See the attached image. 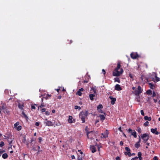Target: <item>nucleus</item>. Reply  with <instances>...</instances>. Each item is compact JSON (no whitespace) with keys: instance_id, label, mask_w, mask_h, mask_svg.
<instances>
[{"instance_id":"nucleus-1","label":"nucleus","mask_w":160,"mask_h":160,"mask_svg":"<svg viewBox=\"0 0 160 160\" xmlns=\"http://www.w3.org/2000/svg\"><path fill=\"white\" fill-rule=\"evenodd\" d=\"M121 63L120 62H118L117 63V66L113 72L112 75L114 76L118 77L120 76L123 72V69L120 68Z\"/></svg>"},{"instance_id":"nucleus-2","label":"nucleus","mask_w":160,"mask_h":160,"mask_svg":"<svg viewBox=\"0 0 160 160\" xmlns=\"http://www.w3.org/2000/svg\"><path fill=\"white\" fill-rule=\"evenodd\" d=\"M142 88L140 86H138L137 89H136L134 91V94L137 96H139L140 93H142Z\"/></svg>"},{"instance_id":"nucleus-3","label":"nucleus","mask_w":160,"mask_h":160,"mask_svg":"<svg viewBox=\"0 0 160 160\" xmlns=\"http://www.w3.org/2000/svg\"><path fill=\"white\" fill-rule=\"evenodd\" d=\"M141 138L143 140L144 142L145 143L149 139V136L147 133L143 134L142 135Z\"/></svg>"},{"instance_id":"nucleus-4","label":"nucleus","mask_w":160,"mask_h":160,"mask_svg":"<svg viewBox=\"0 0 160 160\" xmlns=\"http://www.w3.org/2000/svg\"><path fill=\"white\" fill-rule=\"evenodd\" d=\"M131 58L133 59H135L139 58L140 56L137 52H132L130 54Z\"/></svg>"},{"instance_id":"nucleus-5","label":"nucleus","mask_w":160,"mask_h":160,"mask_svg":"<svg viewBox=\"0 0 160 160\" xmlns=\"http://www.w3.org/2000/svg\"><path fill=\"white\" fill-rule=\"evenodd\" d=\"M44 123L46 124V126H48L49 127L52 126L54 125V124L52 122L48 120L47 119H46L45 120V121L44 122Z\"/></svg>"},{"instance_id":"nucleus-6","label":"nucleus","mask_w":160,"mask_h":160,"mask_svg":"<svg viewBox=\"0 0 160 160\" xmlns=\"http://www.w3.org/2000/svg\"><path fill=\"white\" fill-rule=\"evenodd\" d=\"M157 128L155 129L151 128V132L153 133H154L156 135H158L160 134V132L157 131Z\"/></svg>"},{"instance_id":"nucleus-7","label":"nucleus","mask_w":160,"mask_h":160,"mask_svg":"<svg viewBox=\"0 0 160 160\" xmlns=\"http://www.w3.org/2000/svg\"><path fill=\"white\" fill-rule=\"evenodd\" d=\"M79 117L82 120V123H84L85 122V118L86 117L85 116L81 114V113H80L79 114Z\"/></svg>"},{"instance_id":"nucleus-8","label":"nucleus","mask_w":160,"mask_h":160,"mask_svg":"<svg viewBox=\"0 0 160 160\" xmlns=\"http://www.w3.org/2000/svg\"><path fill=\"white\" fill-rule=\"evenodd\" d=\"M72 119H73V118H72V116H69V118H68V122L69 123H72L73 122H75V120L73 119V121H74L73 122L72 120Z\"/></svg>"},{"instance_id":"nucleus-9","label":"nucleus","mask_w":160,"mask_h":160,"mask_svg":"<svg viewBox=\"0 0 160 160\" xmlns=\"http://www.w3.org/2000/svg\"><path fill=\"white\" fill-rule=\"evenodd\" d=\"M109 98L111 100V104L112 105H113L115 103V102L116 101V98H113L112 96L109 97Z\"/></svg>"},{"instance_id":"nucleus-10","label":"nucleus","mask_w":160,"mask_h":160,"mask_svg":"<svg viewBox=\"0 0 160 160\" xmlns=\"http://www.w3.org/2000/svg\"><path fill=\"white\" fill-rule=\"evenodd\" d=\"M115 89L117 91H120L122 90V88L119 84H117L115 86Z\"/></svg>"},{"instance_id":"nucleus-11","label":"nucleus","mask_w":160,"mask_h":160,"mask_svg":"<svg viewBox=\"0 0 160 160\" xmlns=\"http://www.w3.org/2000/svg\"><path fill=\"white\" fill-rule=\"evenodd\" d=\"M10 140H9V139L8 140V141L9 145L10 146V147L8 148V149H9L10 148L12 149V142L13 141V138H10Z\"/></svg>"},{"instance_id":"nucleus-12","label":"nucleus","mask_w":160,"mask_h":160,"mask_svg":"<svg viewBox=\"0 0 160 160\" xmlns=\"http://www.w3.org/2000/svg\"><path fill=\"white\" fill-rule=\"evenodd\" d=\"M23 103H19L18 104V107L19 108V109L21 110H23L24 111V110L23 109Z\"/></svg>"},{"instance_id":"nucleus-13","label":"nucleus","mask_w":160,"mask_h":160,"mask_svg":"<svg viewBox=\"0 0 160 160\" xmlns=\"http://www.w3.org/2000/svg\"><path fill=\"white\" fill-rule=\"evenodd\" d=\"M81 114L85 116L86 117L88 116V112L87 111H86L85 112H82L80 113Z\"/></svg>"},{"instance_id":"nucleus-14","label":"nucleus","mask_w":160,"mask_h":160,"mask_svg":"<svg viewBox=\"0 0 160 160\" xmlns=\"http://www.w3.org/2000/svg\"><path fill=\"white\" fill-rule=\"evenodd\" d=\"M90 149L92 153H94L96 151V148L93 145H91L90 146Z\"/></svg>"},{"instance_id":"nucleus-15","label":"nucleus","mask_w":160,"mask_h":160,"mask_svg":"<svg viewBox=\"0 0 160 160\" xmlns=\"http://www.w3.org/2000/svg\"><path fill=\"white\" fill-rule=\"evenodd\" d=\"M148 84L150 88L152 89H154L155 88V86L152 82H149Z\"/></svg>"},{"instance_id":"nucleus-16","label":"nucleus","mask_w":160,"mask_h":160,"mask_svg":"<svg viewBox=\"0 0 160 160\" xmlns=\"http://www.w3.org/2000/svg\"><path fill=\"white\" fill-rule=\"evenodd\" d=\"M8 157V154L7 153H4L2 155V158L4 159L7 158Z\"/></svg>"},{"instance_id":"nucleus-17","label":"nucleus","mask_w":160,"mask_h":160,"mask_svg":"<svg viewBox=\"0 0 160 160\" xmlns=\"http://www.w3.org/2000/svg\"><path fill=\"white\" fill-rule=\"evenodd\" d=\"M108 137V135L107 134L105 133H102V136H101V138H106Z\"/></svg>"},{"instance_id":"nucleus-18","label":"nucleus","mask_w":160,"mask_h":160,"mask_svg":"<svg viewBox=\"0 0 160 160\" xmlns=\"http://www.w3.org/2000/svg\"><path fill=\"white\" fill-rule=\"evenodd\" d=\"M144 119L146 120H148L149 121H150L152 118L151 117H148V116H146L144 117Z\"/></svg>"},{"instance_id":"nucleus-19","label":"nucleus","mask_w":160,"mask_h":160,"mask_svg":"<svg viewBox=\"0 0 160 160\" xmlns=\"http://www.w3.org/2000/svg\"><path fill=\"white\" fill-rule=\"evenodd\" d=\"M22 142L26 144L27 145H28V143L27 142L25 137H23V139H22Z\"/></svg>"},{"instance_id":"nucleus-20","label":"nucleus","mask_w":160,"mask_h":160,"mask_svg":"<svg viewBox=\"0 0 160 160\" xmlns=\"http://www.w3.org/2000/svg\"><path fill=\"white\" fill-rule=\"evenodd\" d=\"M99 117L101 120L103 121L105 120V118L104 115L100 114L99 115Z\"/></svg>"},{"instance_id":"nucleus-21","label":"nucleus","mask_w":160,"mask_h":160,"mask_svg":"<svg viewBox=\"0 0 160 160\" xmlns=\"http://www.w3.org/2000/svg\"><path fill=\"white\" fill-rule=\"evenodd\" d=\"M89 96L90 99L91 100H93V97L95 96V95L94 94H89Z\"/></svg>"},{"instance_id":"nucleus-22","label":"nucleus","mask_w":160,"mask_h":160,"mask_svg":"<svg viewBox=\"0 0 160 160\" xmlns=\"http://www.w3.org/2000/svg\"><path fill=\"white\" fill-rule=\"evenodd\" d=\"M131 134L134 137V138H137V133L135 131H134L133 132H132Z\"/></svg>"},{"instance_id":"nucleus-23","label":"nucleus","mask_w":160,"mask_h":160,"mask_svg":"<svg viewBox=\"0 0 160 160\" xmlns=\"http://www.w3.org/2000/svg\"><path fill=\"white\" fill-rule=\"evenodd\" d=\"M58 122H54V124L56 126H60V125H61V123L59 121H58Z\"/></svg>"},{"instance_id":"nucleus-24","label":"nucleus","mask_w":160,"mask_h":160,"mask_svg":"<svg viewBox=\"0 0 160 160\" xmlns=\"http://www.w3.org/2000/svg\"><path fill=\"white\" fill-rule=\"evenodd\" d=\"M146 93L148 95H151L152 94V91L151 90L149 89L146 91Z\"/></svg>"},{"instance_id":"nucleus-25","label":"nucleus","mask_w":160,"mask_h":160,"mask_svg":"<svg viewBox=\"0 0 160 160\" xmlns=\"http://www.w3.org/2000/svg\"><path fill=\"white\" fill-rule=\"evenodd\" d=\"M103 108V106L102 104H99L98 106L97 107V109L98 110L101 109H102Z\"/></svg>"},{"instance_id":"nucleus-26","label":"nucleus","mask_w":160,"mask_h":160,"mask_svg":"<svg viewBox=\"0 0 160 160\" xmlns=\"http://www.w3.org/2000/svg\"><path fill=\"white\" fill-rule=\"evenodd\" d=\"M22 114L24 116L25 118L26 119V120H28V117L27 116V115L25 114V112H24V111H22Z\"/></svg>"},{"instance_id":"nucleus-27","label":"nucleus","mask_w":160,"mask_h":160,"mask_svg":"<svg viewBox=\"0 0 160 160\" xmlns=\"http://www.w3.org/2000/svg\"><path fill=\"white\" fill-rule=\"evenodd\" d=\"M22 114L24 116L25 118L26 119V120H28V117L27 116V115L25 114V112H24V111H22Z\"/></svg>"},{"instance_id":"nucleus-28","label":"nucleus","mask_w":160,"mask_h":160,"mask_svg":"<svg viewBox=\"0 0 160 160\" xmlns=\"http://www.w3.org/2000/svg\"><path fill=\"white\" fill-rule=\"evenodd\" d=\"M140 146V143H138V142H136L135 145V147L137 148H138Z\"/></svg>"},{"instance_id":"nucleus-29","label":"nucleus","mask_w":160,"mask_h":160,"mask_svg":"<svg viewBox=\"0 0 160 160\" xmlns=\"http://www.w3.org/2000/svg\"><path fill=\"white\" fill-rule=\"evenodd\" d=\"M114 80L115 82H118V83H120V80L119 79V78H114Z\"/></svg>"},{"instance_id":"nucleus-30","label":"nucleus","mask_w":160,"mask_h":160,"mask_svg":"<svg viewBox=\"0 0 160 160\" xmlns=\"http://www.w3.org/2000/svg\"><path fill=\"white\" fill-rule=\"evenodd\" d=\"M12 138V135H11L10 134H8L7 138L8 139H10V138Z\"/></svg>"},{"instance_id":"nucleus-31","label":"nucleus","mask_w":160,"mask_h":160,"mask_svg":"<svg viewBox=\"0 0 160 160\" xmlns=\"http://www.w3.org/2000/svg\"><path fill=\"white\" fill-rule=\"evenodd\" d=\"M82 93L81 91L78 90V91L76 92V94L78 95L79 96H81L82 95Z\"/></svg>"},{"instance_id":"nucleus-32","label":"nucleus","mask_w":160,"mask_h":160,"mask_svg":"<svg viewBox=\"0 0 160 160\" xmlns=\"http://www.w3.org/2000/svg\"><path fill=\"white\" fill-rule=\"evenodd\" d=\"M129 77L132 79V81L133 80V76L131 73H129Z\"/></svg>"},{"instance_id":"nucleus-33","label":"nucleus","mask_w":160,"mask_h":160,"mask_svg":"<svg viewBox=\"0 0 160 160\" xmlns=\"http://www.w3.org/2000/svg\"><path fill=\"white\" fill-rule=\"evenodd\" d=\"M136 130L139 133H140L141 132V129L140 127H138Z\"/></svg>"},{"instance_id":"nucleus-34","label":"nucleus","mask_w":160,"mask_h":160,"mask_svg":"<svg viewBox=\"0 0 160 160\" xmlns=\"http://www.w3.org/2000/svg\"><path fill=\"white\" fill-rule=\"evenodd\" d=\"M4 143L3 141H1L0 143V147H2L4 145Z\"/></svg>"},{"instance_id":"nucleus-35","label":"nucleus","mask_w":160,"mask_h":160,"mask_svg":"<svg viewBox=\"0 0 160 160\" xmlns=\"http://www.w3.org/2000/svg\"><path fill=\"white\" fill-rule=\"evenodd\" d=\"M155 80L157 82H158L160 81V78H158L156 75L155 76Z\"/></svg>"},{"instance_id":"nucleus-36","label":"nucleus","mask_w":160,"mask_h":160,"mask_svg":"<svg viewBox=\"0 0 160 160\" xmlns=\"http://www.w3.org/2000/svg\"><path fill=\"white\" fill-rule=\"evenodd\" d=\"M3 110H4V113L8 114L9 113V111L6 108H5V109H4Z\"/></svg>"},{"instance_id":"nucleus-37","label":"nucleus","mask_w":160,"mask_h":160,"mask_svg":"<svg viewBox=\"0 0 160 160\" xmlns=\"http://www.w3.org/2000/svg\"><path fill=\"white\" fill-rule=\"evenodd\" d=\"M74 108L75 109H78L79 110H80L81 109V108L79 106L77 105L75 106Z\"/></svg>"},{"instance_id":"nucleus-38","label":"nucleus","mask_w":160,"mask_h":160,"mask_svg":"<svg viewBox=\"0 0 160 160\" xmlns=\"http://www.w3.org/2000/svg\"><path fill=\"white\" fill-rule=\"evenodd\" d=\"M144 125L145 126H148L149 125V122L148 121H146L144 123Z\"/></svg>"},{"instance_id":"nucleus-39","label":"nucleus","mask_w":160,"mask_h":160,"mask_svg":"<svg viewBox=\"0 0 160 160\" xmlns=\"http://www.w3.org/2000/svg\"><path fill=\"white\" fill-rule=\"evenodd\" d=\"M125 149L128 152L130 151V148L128 147H126L125 148Z\"/></svg>"},{"instance_id":"nucleus-40","label":"nucleus","mask_w":160,"mask_h":160,"mask_svg":"<svg viewBox=\"0 0 160 160\" xmlns=\"http://www.w3.org/2000/svg\"><path fill=\"white\" fill-rule=\"evenodd\" d=\"M22 129V127L21 126H18L17 128V130L18 131H19L21 130Z\"/></svg>"},{"instance_id":"nucleus-41","label":"nucleus","mask_w":160,"mask_h":160,"mask_svg":"<svg viewBox=\"0 0 160 160\" xmlns=\"http://www.w3.org/2000/svg\"><path fill=\"white\" fill-rule=\"evenodd\" d=\"M45 106V105L43 104V103H42L41 105L39 107H38V109L39 108H41L42 107H44Z\"/></svg>"},{"instance_id":"nucleus-42","label":"nucleus","mask_w":160,"mask_h":160,"mask_svg":"<svg viewBox=\"0 0 160 160\" xmlns=\"http://www.w3.org/2000/svg\"><path fill=\"white\" fill-rule=\"evenodd\" d=\"M140 112H141V114L143 116H144L145 115V114H144V111H143V110H141Z\"/></svg>"},{"instance_id":"nucleus-43","label":"nucleus","mask_w":160,"mask_h":160,"mask_svg":"<svg viewBox=\"0 0 160 160\" xmlns=\"http://www.w3.org/2000/svg\"><path fill=\"white\" fill-rule=\"evenodd\" d=\"M19 124V123L18 122H17L16 123L14 124V126L15 127H17L18 125Z\"/></svg>"},{"instance_id":"nucleus-44","label":"nucleus","mask_w":160,"mask_h":160,"mask_svg":"<svg viewBox=\"0 0 160 160\" xmlns=\"http://www.w3.org/2000/svg\"><path fill=\"white\" fill-rule=\"evenodd\" d=\"M142 153L141 152H139L138 153V157H142Z\"/></svg>"},{"instance_id":"nucleus-45","label":"nucleus","mask_w":160,"mask_h":160,"mask_svg":"<svg viewBox=\"0 0 160 160\" xmlns=\"http://www.w3.org/2000/svg\"><path fill=\"white\" fill-rule=\"evenodd\" d=\"M98 112L100 113H104L105 114V113H104L103 112V111L101 110V109H100V110H98Z\"/></svg>"},{"instance_id":"nucleus-46","label":"nucleus","mask_w":160,"mask_h":160,"mask_svg":"<svg viewBox=\"0 0 160 160\" xmlns=\"http://www.w3.org/2000/svg\"><path fill=\"white\" fill-rule=\"evenodd\" d=\"M130 151L129 152H124V154L126 155H127L128 154H129L130 153Z\"/></svg>"},{"instance_id":"nucleus-47","label":"nucleus","mask_w":160,"mask_h":160,"mask_svg":"<svg viewBox=\"0 0 160 160\" xmlns=\"http://www.w3.org/2000/svg\"><path fill=\"white\" fill-rule=\"evenodd\" d=\"M40 123V122H36L35 123V125H36V126H39Z\"/></svg>"},{"instance_id":"nucleus-48","label":"nucleus","mask_w":160,"mask_h":160,"mask_svg":"<svg viewBox=\"0 0 160 160\" xmlns=\"http://www.w3.org/2000/svg\"><path fill=\"white\" fill-rule=\"evenodd\" d=\"M5 150H1L0 151V157L1 156V154L5 152Z\"/></svg>"},{"instance_id":"nucleus-49","label":"nucleus","mask_w":160,"mask_h":160,"mask_svg":"<svg viewBox=\"0 0 160 160\" xmlns=\"http://www.w3.org/2000/svg\"><path fill=\"white\" fill-rule=\"evenodd\" d=\"M92 90L94 93L95 94L96 93V90L95 88H92Z\"/></svg>"},{"instance_id":"nucleus-50","label":"nucleus","mask_w":160,"mask_h":160,"mask_svg":"<svg viewBox=\"0 0 160 160\" xmlns=\"http://www.w3.org/2000/svg\"><path fill=\"white\" fill-rule=\"evenodd\" d=\"M43 98H45L46 99H47L48 98V97L47 96V95H44L43 97Z\"/></svg>"},{"instance_id":"nucleus-51","label":"nucleus","mask_w":160,"mask_h":160,"mask_svg":"<svg viewBox=\"0 0 160 160\" xmlns=\"http://www.w3.org/2000/svg\"><path fill=\"white\" fill-rule=\"evenodd\" d=\"M156 96V94L155 93V92L154 91L153 92V93H152V97H155Z\"/></svg>"},{"instance_id":"nucleus-52","label":"nucleus","mask_w":160,"mask_h":160,"mask_svg":"<svg viewBox=\"0 0 160 160\" xmlns=\"http://www.w3.org/2000/svg\"><path fill=\"white\" fill-rule=\"evenodd\" d=\"M42 140V138L41 137H39L38 138L39 142H41Z\"/></svg>"},{"instance_id":"nucleus-53","label":"nucleus","mask_w":160,"mask_h":160,"mask_svg":"<svg viewBox=\"0 0 160 160\" xmlns=\"http://www.w3.org/2000/svg\"><path fill=\"white\" fill-rule=\"evenodd\" d=\"M50 112L49 111H46L45 112V114L46 115H50Z\"/></svg>"},{"instance_id":"nucleus-54","label":"nucleus","mask_w":160,"mask_h":160,"mask_svg":"<svg viewBox=\"0 0 160 160\" xmlns=\"http://www.w3.org/2000/svg\"><path fill=\"white\" fill-rule=\"evenodd\" d=\"M102 73L104 75L106 72V71H105V70H104V69H102Z\"/></svg>"},{"instance_id":"nucleus-55","label":"nucleus","mask_w":160,"mask_h":160,"mask_svg":"<svg viewBox=\"0 0 160 160\" xmlns=\"http://www.w3.org/2000/svg\"><path fill=\"white\" fill-rule=\"evenodd\" d=\"M46 111V109L45 108H42L41 110V111L42 113H43L44 112H45Z\"/></svg>"},{"instance_id":"nucleus-56","label":"nucleus","mask_w":160,"mask_h":160,"mask_svg":"<svg viewBox=\"0 0 160 160\" xmlns=\"http://www.w3.org/2000/svg\"><path fill=\"white\" fill-rule=\"evenodd\" d=\"M127 131H128L129 132H131L132 133V130L131 128H129L128 129V130H127Z\"/></svg>"},{"instance_id":"nucleus-57","label":"nucleus","mask_w":160,"mask_h":160,"mask_svg":"<svg viewBox=\"0 0 160 160\" xmlns=\"http://www.w3.org/2000/svg\"><path fill=\"white\" fill-rule=\"evenodd\" d=\"M153 160H158V158L157 157V156H154L153 158Z\"/></svg>"},{"instance_id":"nucleus-58","label":"nucleus","mask_w":160,"mask_h":160,"mask_svg":"<svg viewBox=\"0 0 160 160\" xmlns=\"http://www.w3.org/2000/svg\"><path fill=\"white\" fill-rule=\"evenodd\" d=\"M116 160H120L121 159L120 158L119 156H117L116 158Z\"/></svg>"},{"instance_id":"nucleus-59","label":"nucleus","mask_w":160,"mask_h":160,"mask_svg":"<svg viewBox=\"0 0 160 160\" xmlns=\"http://www.w3.org/2000/svg\"><path fill=\"white\" fill-rule=\"evenodd\" d=\"M31 108L32 109H35L36 108L35 107L34 105H32V106Z\"/></svg>"},{"instance_id":"nucleus-60","label":"nucleus","mask_w":160,"mask_h":160,"mask_svg":"<svg viewBox=\"0 0 160 160\" xmlns=\"http://www.w3.org/2000/svg\"><path fill=\"white\" fill-rule=\"evenodd\" d=\"M40 146H38V152H40L41 151V150H40Z\"/></svg>"},{"instance_id":"nucleus-61","label":"nucleus","mask_w":160,"mask_h":160,"mask_svg":"<svg viewBox=\"0 0 160 160\" xmlns=\"http://www.w3.org/2000/svg\"><path fill=\"white\" fill-rule=\"evenodd\" d=\"M118 130L121 132H123L121 127L118 128Z\"/></svg>"},{"instance_id":"nucleus-62","label":"nucleus","mask_w":160,"mask_h":160,"mask_svg":"<svg viewBox=\"0 0 160 160\" xmlns=\"http://www.w3.org/2000/svg\"><path fill=\"white\" fill-rule=\"evenodd\" d=\"M5 108H6L4 106L3 104L2 107V109H3V110L5 109Z\"/></svg>"},{"instance_id":"nucleus-63","label":"nucleus","mask_w":160,"mask_h":160,"mask_svg":"<svg viewBox=\"0 0 160 160\" xmlns=\"http://www.w3.org/2000/svg\"><path fill=\"white\" fill-rule=\"evenodd\" d=\"M120 144L121 146H122L123 145V142L122 141H121L120 142Z\"/></svg>"},{"instance_id":"nucleus-64","label":"nucleus","mask_w":160,"mask_h":160,"mask_svg":"<svg viewBox=\"0 0 160 160\" xmlns=\"http://www.w3.org/2000/svg\"><path fill=\"white\" fill-rule=\"evenodd\" d=\"M78 160H82V158L79 157H78Z\"/></svg>"}]
</instances>
